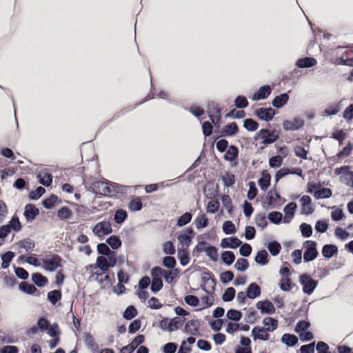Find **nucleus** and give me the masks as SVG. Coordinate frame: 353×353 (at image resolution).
Instances as JSON below:
<instances>
[{
    "instance_id": "obj_24",
    "label": "nucleus",
    "mask_w": 353,
    "mask_h": 353,
    "mask_svg": "<svg viewBox=\"0 0 353 353\" xmlns=\"http://www.w3.org/2000/svg\"><path fill=\"white\" fill-rule=\"evenodd\" d=\"M281 198L276 191H270L267 195L268 205H280Z\"/></svg>"
},
{
    "instance_id": "obj_33",
    "label": "nucleus",
    "mask_w": 353,
    "mask_h": 353,
    "mask_svg": "<svg viewBox=\"0 0 353 353\" xmlns=\"http://www.w3.org/2000/svg\"><path fill=\"white\" fill-rule=\"evenodd\" d=\"M57 216L60 219H69L72 216V210L68 207H63L57 212Z\"/></svg>"
},
{
    "instance_id": "obj_57",
    "label": "nucleus",
    "mask_w": 353,
    "mask_h": 353,
    "mask_svg": "<svg viewBox=\"0 0 353 353\" xmlns=\"http://www.w3.org/2000/svg\"><path fill=\"white\" fill-rule=\"evenodd\" d=\"M61 294L58 290L51 291L48 294V298L52 304H55L61 299Z\"/></svg>"
},
{
    "instance_id": "obj_3",
    "label": "nucleus",
    "mask_w": 353,
    "mask_h": 353,
    "mask_svg": "<svg viewBox=\"0 0 353 353\" xmlns=\"http://www.w3.org/2000/svg\"><path fill=\"white\" fill-rule=\"evenodd\" d=\"M299 282L303 286V291L307 294H311L317 286V281L306 274L300 275Z\"/></svg>"
},
{
    "instance_id": "obj_16",
    "label": "nucleus",
    "mask_w": 353,
    "mask_h": 353,
    "mask_svg": "<svg viewBox=\"0 0 353 353\" xmlns=\"http://www.w3.org/2000/svg\"><path fill=\"white\" fill-rule=\"evenodd\" d=\"M297 208V205L294 202L288 203L283 209L285 216L284 222L289 223L294 216V212Z\"/></svg>"
},
{
    "instance_id": "obj_53",
    "label": "nucleus",
    "mask_w": 353,
    "mask_h": 353,
    "mask_svg": "<svg viewBox=\"0 0 353 353\" xmlns=\"http://www.w3.org/2000/svg\"><path fill=\"white\" fill-rule=\"evenodd\" d=\"M163 287V282L160 277L152 279L151 290L154 292H159Z\"/></svg>"
},
{
    "instance_id": "obj_56",
    "label": "nucleus",
    "mask_w": 353,
    "mask_h": 353,
    "mask_svg": "<svg viewBox=\"0 0 353 353\" xmlns=\"http://www.w3.org/2000/svg\"><path fill=\"white\" fill-rule=\"evenodd\" d=\"M22 259H23L26 262L29 263L30 265L39 267L41 265V262L37 258L34 256V255H30L27 256H22Z\"/></svg>"
},
{
    "instance_id": "obj_60",
    "label": "nucleus",
    "mask_w": 353,
    "mask_h": 353,
    "mask_svg": "<svg viewBox=\"0 0 353 353\" xmlns=\"http://www.w3.org/2000/svg\"><path fill=\"white\" fill-rule=\"evenodd\" d=\"M208 221L205 214H200L196 220V225L198 228H203L208 225Z\"/></svg>"
},
{
    "instance_id": "obj_4",
    "label": "nucleus",
    "mask_w": 353,
    "mask_h": 353,
    "mask_svg": "<svg viewBox=\"0 0 353 353\" xmlns=\"http://www.w3.org/2000/svg\"><path fill=\"white\" fill-rule=\"evenodd\" d=\"M334 173L340 176V181L341 182L347 186L352 187L353 183V172L349 170V167L342 166L337 168L334 170Z\"/></svg>"
},
{
    "instance_id": "obj_55",
    "label": "nucleus",
    "mask_w": 353,
    "mask_h": 353,
    "mask_svg": "<svg viewBox=\"0 0 353 353\" xmlns=\"http://www.w3.org/2000/svg\"><path fill=\"white\" fill-rule=\"evenodd\" d=\"M206 254L213 261H216L218 259L217 250L215 247L210 245L206 250Z\"/></svg>"
},
{
    "instance_id": "obj_32",
    "label": "nucleus",
    "mask_w": 353,
    "mask_h": 353,
    "mask_svg": "<svg viewBox=\"0 0 353 353\" xmlns=\"http://www.w3.org/2000/svg\"><path fill=\"white\" fill-rule=\"evenodd\" d=\"M38 179L40 183L46 186H49L52 183V176L50 174L46 172H41L38 174Z\"/></svg>"
},
{
    "instance_id": "obj_10",
    "label": "nucleus",
    "mask_w": 353,
    "mask_h": 353,
    "mask_svg": "<svg viewBox=\"0 0 353 353\" xmlns=\"http://www.w3.org/2000/svg\"><path fill=\"white\" fill-rule=\"evenodd\" d=\"M209 110L208 112L210 114V119L214 125H217L219 123L221 120V110L219 108L218 105L214 102H211L208 105Z\"/></svg>"
},
{
    "instance_id": "obj_21",
    "label": "nucleus",
    "mask_w": 353,
    "mask_h": 353,
    "mask_svg": "<svg viewBox=\"0 0 353 353\" xmlns=\"http://www.w3.org/2000/svg\"><path fill=\"white\" fill-rule=\"evenodd\" d=\"M270 174L266 170H263L259 180V185L262 190L265 191L267 190L270 184Z\"/></svg>"
},
{
    "instance_id": "obj_1",
    "label": "nucleus",
    "mask_w": 353,
    "mask_h": 353,
    "mask_svg": "<svg viewBox=\"0 0 353 353\" xmlns=\"http://www.w3.org/2000/svg\"><path fill=\"white\" fill-rule=\"evenodd\" d=\"M317 60L314 57H302L299 58L295 62V68L283 75V85L294 87L296 85L300 78L303 75V72L300 69L310 68L317 64Z\"/></svg>"
},
{
    "instance_id": "obj_45",
    "label": "nucleus",
    "mask_w": 353,
    "mask_h": 353,
    "mask_svg": "<svg viewBox=\"0 0 353 353\" xmlns=\"http://www.w3.org/2000/svg\"><path fill=\"white\" fill-rule=\"evenodd\" d=\"M268 249L272 255L276 256L280 252L281 247L279 243L273 241L268 244Z\"/></svg>"
},
{
    "instance_id": "obj_9",
    "label": "nucleus",
    "mask_w": 353,
    "mask_h": 353,
    "mask_svg": "<svg viewBox=\"0 0 353 353\" xmlns=\"http://www.w3.org/2000/svg\"><path fill=\"white\" fill-rule=\"evenodd\" d=\"M96 192L103 196H112L117 192L114 186L110 185L106 182L99 181L94 184Z\"/></svg>"
},
{
    "instance_id": "obj_18",
    "label": "nucleus",
    "mask_w": 353,
    "mask_h": 353,
    "mask_svg": "<svg viewBox=\"0 0 353 353\" xmlns=\"http://www.w3.org/2000/svg\"><path fill=\"white\" fill-rule=\"evenodd\" d=\"M256 307L261 311L262 313L273 314L275 307L270 301H259L256 303Z\"/></svg>"
},
{
    "instance_id": "obj_17",
    "label": "nucleus",
    "mask_w": 353,
    "mask_h": 353,
    "mask_svg": "<svg viewBox=\"0 0 353 353\" xmlns=\"http://www.w3.org/2000/svg\"><path fill=\"white\" fill-rule=\"evenodd\" d=\"M300 202L302 206V213L304 214H312L314 211V209L312 207V199L311 198L307 195L303 196L301 199Z\"/></svg>"
},
{
    "instance_id": "obj_23",
    "label": "nucleus",
    "mask_w": 353,
    "mask_h": 353,
    "mask_svg": "<svg viewBox=\"0 0 353 353\" xmlns=\"http://www.w3.org/2000/svg\"><path fill=\"white\" fill-rule=\"evenodd\" d=\"M177 256L181 265L185 266L189 263L190 256L188 249L184 248H178Z\"/></svg>"
},
{
    "instance_id": "obj_58",
    "label": "nucleus",
    "mask_w": 353,
    "mask_h": 353,
    "mask_svg": "<svg viewBox=\"0 0 353 353\" xmlns=\"http://www.w3.org/2000/svg\"><path fill=\"white\" fill-rule=\"evenodd\" d=\"M234 296L235 290L232 287L228 288L223 295V300L224 301H230L234 299Z\"/></svg>"
},
{
    "instance_id": "obj_19",
    "label": "nucleus",
    "mask_w": 353,
    "mask_h": 353,
    "mask_svg": "<svg viewBox=\"0 0 353 353\" xmlns=\"http://www.w3.org/2000/svg\"><path fill=\"white\" fill-rule=\"evenodd\" d=\"M262 323L263 325V329L268 332H273L278 326V321L272 317L264 318Z\"/></svg>"
},
{
    "instance_id": "obj_46",
    "label": "nucleus",
    "mask_w": 353,
    "mask_h": 353,
    "mask_svg": "<svg viewBox=\"0 0 353 353\" xmlns=\"http://www.w3.org/2000/svg\"><path fill=\"white\" fill-rule=\"evenodd\" d=\"M126 217V212L123 210L119 209L116 211L114 219L117 223H121L125 220Z\"/></svg>"
},
{
    "instance_id": "obj_42",
    "label": "nucleus",
    "mask_w": 353,
    "mask_h": 353,
    "mask_svg": "<svg viewBox=\"0 0 353 353\" xmlns=\"http://www.w3.org/2000/svg\"><path fill=\"white\" fill-rule=\"evenodd\" d=\"M222 229L227 234H234L236 230L234 224L230 221H225L223 224Z\"/></svg>"
},
{
    "instance_id": "obj_35",
    "label": "nucleus",
    "mask_w": 353,
    "mask_h": 353,
    "mask_svg": "<svg viewBox=\"0 0 353 353\" xmlns=\"http://www.w3.org/2000/svg\"><path fill=\"white\" fill-rule=\"evenodd\" d=\"M264 138L263 143L265 144H270L274 142L277 139V136L274 134L270 133L267 130H263L261 131Z\"/></svg>"
},
{
    "instance_id": "obj_26",
    "label": "nucleus",
    "mask_w": 353,
    "mask_h": 353,
    "mask_svg": "<svg viewBox=\"0 0 353 353\" xmlns=\"http://www.w3.org/2000/svg\"><path fill=\"white\" fill-rule=\"evenodd\" d=\"M288 99L289 97L287 94H281L274 99L272 105L276 108H280L287 103Z\"/></svg>"
},
{
    "instance_id": "obj_15",
    "label": "nucleus",
    "mask_w": 353,
    "mask_h": 353,
    "mask_svg": "<svg viewBox=\"0 0 353 353\" xmlns=\"http://www.w3.org/2000/svg\"><path fill=\"white\" fill-rule=\"evenodd\" d=\"M241 244V241L236 237L224 238L221 241V246L223 248L235 249Z\"/></svg>"
},
{
    "instance_id": "obj_37",
    "label": "nucleus",
    "mask_w": 353,
    "mask_h": 353,
    "mask_svg": "<svg viewBox=\"0 0 353 353\" xmlns=\"http://www.w3.org/2000/svg\"><path fill=\"white\" fill-rule=\"evenodd\" d=\"M178 274L177 270L164 271L163 276L167 283H171L178 276Z\"/></svg>"
},
{
    "instance_id": "obj_20",
    "label": "nucleus",
    "mask_w": 353,
    "mask_h": 353,
    "mask_svg": "<svg viewBox=\"0 0 353 353\" xmlns=\"http://www.w3.org/2000/svg\"><path fill=\"white\" fill-rule=\"evenodd\" d=\"M39 214V210L32 204H28L26 206L24 216L28 221L33 220Z\"/></svg>"
},
{
    "instance_id": "obj_47",
    "label": "nucleus",
    "mask_w": 353,
    "mask_h": 353,
    "mask_svg": "<svg viewBox=\"0 0 353 353\" xmlns=\"http://www.w3.org/2000/svg\"><path fill=\"white\" fill-rule=\"evenodd\" d=\"M234 266L238 271L243 272L248 268L249 263L246 259L241 258L236 261Z\"/></svg>"
},
{
    "instance_id": "obj_29",
    "label": "nucleus",
    "mask_w": 353,
    "mask_h": 353,
    "mask_svg": "<svg viewBox=\"0 0 353 353\" xmlns=\"http://www.w3.org/2000/svg\"><path fill=\"white\" fill-rule=\"evenodd\" d=\"M239 150L234 145H230L225 154V159L229 161H233L235 160L238 156Z\"/></svg>"
},
{
    "instance_id": "obj_39",
    "label": "nucleus",
    "mask_w": 353,
    "mask_h": 353,
    "mask_svg": "<svg viewBox=\"0 0 353 353\" xmlns=\"http://www.w3.org/2000/svg\"><path fill=\"white\" fill-rule=\"evenodd\" d=\"M332 196V191L329 188H322L315 192L314 196L316 199H326Z\"/></svg>"
},
{
    "instance_id": "obj_28",
    "label": "nucleus",
    "mask_w": 353,
    "mask_h": 353,
    "mask_svg": "<svg viewBox=\"0 0 353 353\" xmlns=\"http://www.w3.org/2000/svg\"><path fill=\"white\" fill-rule=\"evenodd\" d=\"M32 279L33 282L39 287L45 286L48 283L47 278L40 273H34L32 275Z\"/></svg>"
},
{
    "instance_id": "obj_30",
    "label": "nucleus",
    "mask_w": 353,
    "mask_h": 353,
    "mask_svg": "<svg viewBox=\"0 0 353 353\" xmlns=\"http://www.w3.org/2000/svg\"><path fill=\"white\" fill-rule=\"evenodd\" d=\"M281 341L288 346H293L298 342V339L296 336L290 334H284L282 336Z\"/></svg>"
},
{
    "instance_id": "obj_41",
    "label": "nucleus",
    "mask_w": 353,
    "mask_h": 353,
    "mask_svg": "<svg viewBox=\"0 0 353 353\" xmlns=\"http://www.w3.org/2000/svg\"><path fill=\"white\" fill-rule=\"evenodd\" d=\"M270 94V90H258L252 97L253 100H260L268 97Z\"/></svg>"
},
{
    "instance_id": "obj_38",
    "label": "nucleus",
    "mask_w": 353,
    "mask_h": 353,
    "mask_svg": "<svg viewBox=\"0 0 353 353\" xmlns=\"http://www.w3.org/2000/svg\"><path fill=\"white\" fill-rule=\"evenodd\" d=\"M226 316L232 321H239L242 317V314L239 310L231 309L228 311Z\"/></svg>"
},
{
    "instance_id": "obj_6",
    "label": "nucleus",
    "mask_w": 353,
    "mask_h": 353,
    "mask_svg": "<svg viewBox=\"0 0 353 353\" xmlns=\"http://www.w3.org/2000/svg\"><path fill=\"white\" fill-rule=\"evenodd\" d=\"M43 268L46 271L52 272L61 265V259L57 255L52 256L43 260Z\"/></svg>"
},
{
    "instance_id": "obj_54",
    "label": "nucleus",
    "mask_w": 353,
    "mask_h": 353,
    "mask_svg": "<svg viewBox=\"0 0 353 353\" xmlns=\"http://www.w3.org/2000/svg\"><path fill=\"white\" fill-rule=\"evenodd\" d=\"M14 256V254L12 252H8L2 256L3 262L1 266L3 268H6L7 267H8Z\"/></svg>"
},
{
    "instance_id": "obj_7",
    "label": "nucleus",
    "mask_w": 353,
    "mask_h": 353,
    "mask_svg": "<svg viewBox=\"0 0 353 353\" xmlns=\"http://www.w3.org/2000/svg\"><path fill=\"white\" fill-rule=\"evenodd\" d=\"M92 232L96 236L103 237L112 232L111 224L108 221L99 222L93 228Z\"/></svg>"
},
{
    "instance_id": "obj_51",
    "label": "nucleus",
    "mask_w": 353,
    "mask_h": 353,
    "mask_svg": "<svg viewBox=\"0 0 353 353\" xmlns=\"http://www.w3.org/2000/svg\"><path fill=\"white\" fill-rule=\"evenodd\" d=\"M191 219L192 214L190 212H185L178 219L177 225L180 227L183 226L190 222Z\"/></svg>"
},
{
    "instance_id": "obj_27",
    "label": "nucleus",
    "mask_w": 353,
    "mask_h": 353,
    "mask_svg": "<svg viewBox=\"0 0 353 353\" xmlns=\"http://www.w3.org/2000/svg\"><path fill=\"white\" fill-rule=\"evenodd\" d=\"M268 254L267 251L265 250H260L258 252V253L256 254V255L255 256L254 260H255L256 263H257L261 265H264L267 264L268 262Z\"/></svg>"
},
{
    "instance_id": "obj_13",
    "label": "nucleus",
    "mask_w": 353,
    "mask_h": 353,
    "mask_svg": "<svg viewBox=\"0 0 353 353\" xmlns=\"http://www.w3.org/2000/svg\"><path fill=\"white\" fill-rule=\"evenodd\" d=\"M192 232V230L191 229H189V230H187L185 232H183L178 236V241L179 243V245H178V248H184L188 249V248L190 246L191 241H192V239L189 236V234H190Z\"/></svg>"
},
{
    "instance_id": "obj_62",
    "label": "nucleus",
    "mask_w": 353,
    "mask_h": 353,
    "mask_svg": "<svg viewBox=\"0 0 353 353\" xmlns=\"http://www.w3.org/2000/svg\"><path fill=\"white\" fill-rule=\"evenodd\" d=\"M57 199H58L56 196L52 195L43 201V205L46 208L50 209L54 205Z\"/></svg>"
},
{
    "instance_id": "obj_5",
    "label": "nucleus",
    "mask_w": 353,
    "mask_h": 353,
    "mask_svg": "<svg viewBox=\"0 0 353 353\" xmlns=\"http://www.w3.org/2000/svg\"><path fill=\"white\" fill-rule=\"evenodd\" d=\"M316 246V243L313 241H307L303 244V248H305L303 259L305 262L312 261L316 258L318 252Z\"/></svg>"
},
{
    "instance_id": "obj_44",
    "label": "nucleus",
    "mask_w": 353,
    "mask_h": 353,
    "mask_svg": "<svg viewBox=\"0 0 353 353\" xmlns=\"http://www.w3.org/2000/svg\"><path fill=\"white\" fill-rule=\"evenodd\" d=\"M19 289L23 292L30 294H34L37 290V288L34 285L28 284L24 282H22L19 284Z\"/></svg>"
},
{
    "instance_id": "obj_61",
    "label": "nucleus",
    "mask_w": 353,
    "mask_h": 353,
    "mask_svg": "<svg viewBox=\"0 0 353 353\" xmlns=\"http://www.w3.org/2000/svg\"><path fill=\"white\" fill-rule=\"evenodd\" d=\"M235 106L238 108H244L248 106V102L245 97L239 96L235 101Z\"/></svg>"
},
{
    "instance_id": "obj_40",
    "label": "nucleus",
    "mask_w": 353,
    "mask_h": 353,
    "mask_svg": "<svg viewBox=\"0 0 353 353\" xmlns=\"http://www.w3.org/2000/svg\"><path fill=\"white\" fill-rule=\"evenodd\" d=\"M185 331L188 334H194L197 331V323L194 321H189L185 326Z\"/></svg>"
},
{
    "instance_id": "obj_12",
    "label": "nucleus",
    "mask_w": 353,
    "mask_h": 353,
    "mask_svg": "<svg viewBox=\"0 0 353 353\" xmlns=\"http://www.w3.org/2000/svg\"><path fill=\"white\" fill-rule=\"evenodd\" d=\"M256 117L263 121H270L275 114V111L272 108H259L256 110Z\"/></svg>"
},
{
    "instance_id": "obj_11",
    "label": "nucleus",
    "mask_w": 353,
    "mask_h": 353,
    "mask_svg": "<svg viewBox=\"0 0 353 353\" xmlns=\"http://www.w3.org/2000/svg\"><path fill=\"white\" fill-rule=\"evenodd\" d=\"M251 335L254 341H268L270 336L268 332L260 326L254 327L252 330Z\"/></svg>"
},
{
    "instance_id": "obj_36",
    "label": "nucleus",
    "mask_w": 353,
    "mask_h": 353,
    "mask_svg": "<svg viewBox=\"0 0 353 353\" xmlns=\"http://www.w3.org/2000/svg\"><path fill=\"white\" fill-rule=\"evenodd\" d=\"M128 208L131 211H138L142 208V202L139 197H135L130 202Z\"/></svg>"
},
{
    "instance_id": "obj_8",
    "label": "nucleus",
    "mask_w": 353,
    "mask_h": 353,
    "mask_svg": "<svg viewBox=\"0 0 353 353\" xmlns=\"http://www.w3.org/2000/svg\"><path fill=\"white\" fill-rule=\"evenodd\" d=\"M115 264L116 259L114 256H109L108 257L101 256L97 259L96 267L99 268L102 271H106L110 267H114Z\"/></svg>"
},
{
    "instance_id": "obj_63",
    "label": "nucleus",
    "mask_w": 353,
    "mask_h": 353,
    "mask_svg": "<svg viewBox=\"0 0 353 353\" xmlns=\"http://www.w3.org/2000/svg\"><path fill=\"white\" fill-rule=\"evenodd\" d=\"M19 245L27 252L32 250L34 247V243L30 239L20 241Z\"/></svg>"
},
{
    "instance_id": "obj_59",
    "label": "nucleus",
    "mask_w": 353,
    "mask_h": 353,
    "mask_svg": "<svg viewBox=\"0 0 353 353\" xmlns=\"http://www.w3.org/2000/svg\"><path fill=\"white\" fill-rule=\"evenodd\" d=\"M310 323L305 321H299L295 328V331L297 334H301V332L307 330V329L310 327Z\"/></svg>"
},
{
    "instance_id": "obj_2",
    "label": "nucleus",
    "mask_w": 353,
    "mask_h": 353,
    "mask_svg": "<svg viewBox=\"0 0 353 353\" xmlns=\"http://www.w3.org/2000/svg\"><path fill=\"white\" fill-rule=\"evenodd\" d=\"M183 322L184 320L181 317H174L172 319L164 318L159 322V327L162 330L172 332L181 327Z\"/></svg>"
},
{
    "instance_id": "obj_31",
    "label": "nucleus",
    "mask_w": 353,
    "mask_h": 353,
    "mask_svg": "<svg viewBox=\"0 0 353 353\" xmlns=\"http://www.w3.org/2000/svg\"><path fill=\"white\" fill-rule=\"evenodd\" d=\"M221 256L223 262L228 265H231L235 259L234 254L231 251L222 252Z\"/></svg>"
},
{
    "instance_id": "obj_14",
    "label": "nucleus",
    "mask_w": 353,
    "mask_h": 353,
    "mask_svg": "<svg viewBox=\"0 0 353 353\" xmlns=\"http://www.w3.org/2000/svg\"><path fill=\"white\" fill-rule=\"evenodd\" d=\"M303 125V121L299 118H295L292 121L285 120L283 122V128L285 130H296Z\"/></svg>"
},
{
    "instance_id": "obj_64",
    "label": "nucleus",
    "mask_w": 353,
    "mask_h": 353,
    "mask_svg": "<svg viewBox=\"0 0 353 353\" xmlns=\"http://www.w3.org/2000/svg\"><path fill=\"white\" fill-rule=\"evenodd\" d=\"M343 118L347 121H350L353 119V104L350 105L345 108L343 112Z\"/></svg>"
},
{
    "instance_id": "obj_49",
    "label": "nucleus",
    "mask_w": 353,
    "mask_h": 353,
    "mask_svg": "<svg viewBox=\"0 0 353 353\" xmlns=\"http://www.w3.org/2000/svg\"><path fill=\"white\" fill-rule=\"evenodd\" d=\"M268 217L272 223L279 224L282 219L283 214L279 212H271Z\"/></svg>"
},
{
    "instance_id": "obj_25",
    "label": "nucleus",
    "mask_w": 353,
    "mask_h": 353,
    "mask_svg": "<svg viewBox=\"0 0 353 353\" xmlns=\"http://www.w3.org/2000/svg\"><path fill=\"white\" fill-rule=\"evenodd\" d=\"M261 294V290L256 283H251L247 289V296L250 299H255Z\"/></svg>"
},
{
    "instance_id": "obj_43",
    "label": "nucleus",
    "mask_w": 353,
    "mask_h": 353,
    "mask_svg": "<svg viewBox=\"0 0 353 353\" xmlns=\"http://www.w3.org/2000/svg\"><path fill=\"white\" fill-rule=\"evenodd\" d=\"M283 158L279 155L271 157L269 159V165L273 168H279L282 165Z\"/></svg>"
},
{
    "instance_id": "obj_50",
    "label": "nucleus",
    "mask_w": 353,
    "mask_h": 353,
    "mask_svg": "<svg viewBox=\"0 0 353 353\" xmlns=\"http://www.w3.org/2000/svg\"><path fill=\"white\" fill-rule=\"evenodd\" d=\"M244 128L249 131H255L258 127V123L251 119H248L244 121Z\"/></svg>"
},
{
    "instance_id": "obj_22",
    "label": "nucleus",
    "mask_w": 353,
    "mask_h": 353,
    "mask_svg": "<svg viewBox=\"0 0 353 353\" xmlns=\"http://www.w3.org/2000/svg\"><path fill=\"white\" fill-rule=\"evenodd\" d=\"M239 128L236 123L232 122L225 125L222 130L223 136H233L237 133Z\"/></svg>"
},
{
    "instance_id": "obj_52",
    "label": "nucleus",
    "mask_w": 353,
    "mask_h": 353,
    "mask_svg": "<svg viewBox=\"0 0 353 353\" xmlns=\"http://www.w3.org/2000/svg\"><path fill=\"white\" fill-rule=\"evenodd\" d=\"M107 243L113 249L119 248L121 245V241L116 236H111L107 239Z\"/></svg>"
},
{
    "instance_id": "obj_48",
    "label": "nucleus",
    "mask_w": 353,
    "mask_h": 353,
    "mask_svg": "<svg viewBox=\"0 0 353 353\" xmlns=\"http://www.w3.org/2000/svg\"><path fill=\"white\" fill-rule=\"evenodd\" d=\"M137 314V311L136 308L134 306H129L125 309L123 313V317L125 319L130 320L133 319L134 316H136Z\"/></svg>"
},
{
    "instance_id": "obj_34",
    "label": "nucleus",
    "mask_w": 353,
    "mask_h": 353,
    "mask_svg": "<svg viewBox=\"0 0 353 353\" xmlns=\"http://www.w3.org/2000/svg\"><path fill=\"white\" fill-rule=\"evenodd\" d=\"M337 252V248L333 245H325L322 250L323 255L326 258L332 257Z\"/></svg>"
}]
</instances>
